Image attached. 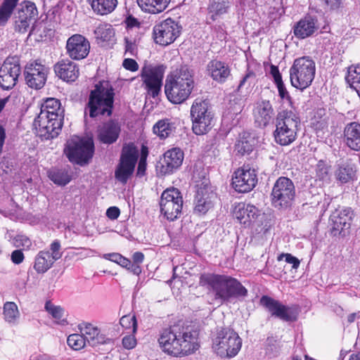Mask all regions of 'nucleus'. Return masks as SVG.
<instances>
[{"mask_svg":"<svg viewBox=\"0 0 360 360\" xmlns=\"http://www.w3.org/2000/svg\"><path fill=\"white\" fill-rule=\"evenodd\" d=\"M158 343L164 353L173 356H187L198 348L195 335L181 329L178 326L163 330L158 338Z\"/></svg>","mask_w":360,"mask_h":360,"instance_id":"obj_1","label":"nucleus"},{"mask_svg":"<svg viewBox=\"0 0 360 360\" xmlns=\"http://www.w3.org/2000/svg\"><path fill=\"white\" fill-rule=\"evenodd\" d=\"M199 285L206 288L220 303L231 298L245 297L246 288L235 278L226 275L202 274L199 278Z\"/></svg>","mask_w":360,"mask_h":360,"instance_id":"obj_2","label":"nucleus"},{"mask_svg":"<svg viewBox=\"0 0 360 360\" xmlns=\"http://www.w3.org/2000/svg\"><path fill=\"white\" fill-rule=\"evenodd\" d=\"M194 86L193 70L186 65L181 66L167 76L165 95L171 103L180 104L190 96Z\"/></svg>","mask_w":360,"mask_h":360,"instance_id":"obj_3","label":"nucleus"},{"mask_svg":"<svg viewBox=\"0 0 360 360\" xmlns=\"http://www.w3.org/2000/svg\"><path fill=\"white\" fill-rule=\"evenodd\" d=\"M242 338L231 328L218 329L212 338V348L214 354L222 359H232L240 351Z\"/></svg>","mask_w":360,"mask_h":360,"instance_id":"obj_4","label":"nucleus"},{"mask_svg":"<svg viewBox=\"0 0 360 360\" xmlns=\"http://www.w3.org/2000/svg\"><path fill=\"white\" fill-rule=\"evenodd\" d=\"M113 90L106 82H100L91 91L86 110H89L91 117L98 115L110 116L113 105ZM86 113V111H85Z\"/></svg>","mask_w":360,"mask_h":360,"instance_id":"obj_5","label":"nucleus"},{"mask_svg":"<svg viewBox=\"0 0 360 360\" xmlns=\"http://www.w3.org/2000/svg\"><path fill=\"white\" fill-rule=\"evenodd\" d=\"M316 73L315 62L309 56L296 58L290 68V79L292 86L305 89L313 82Z\"/></svg>","mask_w":360,"mask_h":360,"instance_id":"obj_6","label":"nucleus"},{"mask_svg":"<svg viewBox=\"0 0 360 360\" xmlns=\"http://www.w3.org/2000/svg\"><path fill=\"white\" fill-rule=\"evenodd\" d=\"M298 124L299 119L292 111L279 112L274 133L276 142L281 146L292 143L297 137Z\"/></svg>","mask_w":360,"mask_h":360,"instance_id":"obj_7","label":"nucleus"},{"mask_svg":"<svg viewBox=\"0 0 360 360\" xmlns=\"http://www.w3.org/2000/svg\"><path fill=\"white\" fill-rule=\"evenodd\" d=\"M192 130L196 135L207 134L212 128L213 116L209 103L202 98L194 100L191 107Z\"/></svg>","mask_w":360,"mask_h":360,"instance_id":"obj_8","label":"nucleus"},{"mask_svg":"<svg viewBox=\"0 0 360 360\" xmlns=\"http://www.w3.org/2000/svg\"><path fill=\"white\" fill-rule=\"evenodd\" d=\"M94 149L91 139L73 136L67 141L64 152L70 162L82 165L91 159Z\"/></svg>","mask_w":360,"mask_h":360,"instance_id":"obj_9","label":"nucleus"},{"mask_svg":"<svg viewBox=\"0 0 360 360\" xmlns=\"http://www.w3.org/2000/svg\"><path fill=\"white\" fill-rule=\"evenodd\" d=\"M295 196V188L289 178L279 177L275 182L271 197L273 205L277 208L289 207Z\"/></svg>","mask_w":360,"mask_h":360,"instance_id":"obj_10","label":"nucleus"},{"mask_svg":"<svg viewBox=\"0 0 360 360\" xmlns=\"http://www.w3.org/2000/svg\"><path fill=\"white\" fill-rule=\"evenodd\" d=\"M160 210L165 217L170 221L177 219L183 206V199L177 188H170L163 191L160 202Z\"/></svg>","mask_w":360,"mask_h":360,"instance_id":"obj_11","label":"nucleus"},{"mask_svg":"<svg viewBox=\"0 0 360 360\" xmlns=\"http://www.w3.org/2000/svg\"><path fill=\"white\" fill-rule=\"evenodd\" d=\"M181 27L172 18H167L153 27V37L156 44L167 46L180 35Z\"/></svg>","mask_w":360,"mask_h":360,"instance_id":"obj_12","label":"nucleus"},{"mask_svg":"<svg viewBox=\"0 0 360 360\" xmlns=\"http://www.w3.org/2000/svg\"><path fill=\"white\" fill-rule=\"evenodd\" d=\"M138 154V150L132 145L123 148L120 163L115 171V176L120 181L125 183L132 174Z\"/></svg>","mask_w":360,"mask_h":360,"instance_id":"obj_13","label":"nucleus"},{"mask_svg":"<svg viewBox=\"0 0 360 360\" xmlns=\"http://www.w3.org/2000/svg\"><path fill=\"white\" fill-rule=\"evenodd\" d=\"M63 122L39 112L34 120V126L39 136L44 139H51L56 137L62 128Z\"/></svg>","mask_w":360,"mask_h":360,"instance_id":"obj_14","label":"nucleus"},{"mask_svg":"<svg viewBox=\"0 0 360 360\" xmlns=\"http://www.w3.org/2000/svg\"><path fill=\"white\" fill-rule=\"evenodd\" d=\"M49 69L37 61H33L25 68L24 75L26 84L34 89H41L46 81Z\"/></svg>","mask_w":360,"mask_h":360,"instance_id":"obj_15","label":"nucleus"},{"mask_svg":"<svg viewBox=\"0 0 360 360\" xmlns=\"http://www.w3.org/2000/svg\"><path fill=\"white\" fill-rule=\"evenodd\" d=\"M60 244L55 240L50 245V251L41 250L36 256L34 269L39 274H44L51 268L54 262L62 257Z\"/></svg>","mask_w":360,"mask_h":360,"instance_id":"obj_16","label":"nucleus"},{"mask_svg":"<svg viewBox=\"0 0 360 360\" xmlns=\"http://www.w3.org/2000/svg\"><path fill=\"white\" fill-rule=\"evenodd\" d=\"M260 304L265 307L273 316H276L285 321H294L297 319V311L293 307L281 304L269 296H262Z\"/></svg>","mask_w":360,"mask_h":360,"instance_id":"obj_17","label":"nucleus"},{"mask_svg":"<svg viewBox=\"0 0 360 360\" xmlns=\"http://www.w3.org/2000/svg\"><path fill=\"white\" fill-rule=\"evenodd\" d=\"M257 183V176L255 170L248 167L238 169L233 175V187L239 193L252 191Z\"/></svg>","mask_w":360,"mask_h":360,"instance_id":"obj_18","label":"nucleus"},{"mask_svg":"<svg viewBox=\"0 0 360 360\" xmlns=\"http://www.w3.org/2000/svg\"><path fill=\"white\" fill-rule=\"evenodd\" d=\"M141 77L148 94L153 97L157 96L160 91L162 80L160 68L145 65L141 70Z\"/></svg>","mask_w":360,"mask_h":360,"instance_id":"obj_19","label":"nucleus"},{"mask_svg":"<svg viewBox=\"0 0 360 360\" xmlns=\"http://www.w3.org/2000/svg\"><path fill=\"white\" fill-rule=\"evenodd\" d=\"M68 55L73 60L85 58L90 50L89 41L81 34H73L66 43Z\"/></svg>","mask_w":360,"mask_h":360,"instance_id":"obj_20","label":"nucleus"},{"mask_svg":"<svg viewBox=\"0 0 360 360\" xmlns=\"http://www.w3.org/2000/svg\"><path fill=\"white\" fill-rule=\"evenodd\" d=\"M78 328L86 342L92 347L107 344L110 341L109 338L101 333L98 327L92 323L83 321L78 325Z\"/></svg>","mask_w":360,"mask_h":360,"instance_id":"obj_21","label":"nucleus"},{"mask_svg":"<svg viewBox=\"0 0 360 360\" xmlns=\"http://www.w3.org/2000/svg\"><path fill=\"white\" fill-rule=\"evenodd\" d=\"M20 74V67L6 60L0 67V86L3 89H12Z\"/></svg>","mask_w":360,"mask_h":360,"instance_id":"obj_22","label":"nucleus"},{"mask_svg":"<svg viewBox=\"0 0 360 360\" xmlns=\"http://www.w3.org/2000/svg\"><path fill=\"white\" fill-rule=\"evenodd\" d=\"M274 115V108L269 101H257L253 108V117L256 124L260 127L267 126Z\"/></svg>","mask_w":360,"mask_h":360,"instance_id":"obj_23","label":"nucleus"},{"mask_svg":"<svg viewBox=\"0 0 360 360\" xmlns=\"http://www.w3.org/2000/svg\"><path fill=\"white\" fill-rule=\"evenodd\" d=\"M56 75L65 82H74L78 77L79 70L77 65L68 60H61L54 65Z\"/></svg>","mask_w":360,"mask_h":360,"instance_id":"obj_24","label":"nucleus"},{"mask_svg":"<svg viewBox=\"0 0 360 360\" xmlns=\"http://www.w3.org/2000/svg\"><path fill=\"white\" fill-rule=\"evenodd\" d=\"M183 160L184 153L180 148H174L167 150L164 154L161 172L164 174L173 172L181 165Z\"/></svg>","mask_w":360,"mask_h":360,"instance_id":"obj_25","label":"nucleus"},{"mask_svg":"<svg viewBox=\"0 0 360 360\" xmlns=\"http://www.w3.org/2000/svg\"><path fill=\"white\" fill-rule=\"evenodd\" d=\"M121 131L120 125L115 121H109L98 129V138L105 144H111L117 141Z\"/></svg>","mask_w":360,"mask_h":360,"instance_id":"obj_26","label":"nucleus"},{"mask_svg":"<svg viewBox=\"0 0 360 360\" xmlns=\"http://www.w3.org/2000/svg\"><path fill=\"white\" fill-rule=\"evenodd\" d=\"M258 214V210L252 205L245 202L235 203L233 209V216L244 225H248L252 219Z\"/></svg>","mask_w":360,"mask_h":360,"instance_id":"obj_27","label":"nucleus"},{"mask_svg":"<svg viewBox=\"0 0 360 360\" xmlns=\"http://www.w3.org/2000/svg\"><path fill=\"white\" fill-rule=\"evenodd\" d=\"M352 212L349 210H344L333 213L330 217L332 231L334 235L341 234L350 227Z\"/></svg>","mask_w":360,"mask_h":360,"instance_id":"obj_28","label":"nucleus"},{"mask_svg":"<svg viewBox=\"0 0 360 360\" xmlns=\"http://www.w3.org/2000/svg\"><path fill=\"white\" fill-rule=\"evenodd\" d=\"M207 71L213 80L221 84L226 81L231 73L229 67L217 60H212L207 64Z\"/></svg>","mask_w":360,"mask_h":360,"instance_id":"obj_29","label":"nucleus"},{"mask_svg":"<svg viewBox=\"0 0 360 360\" xmlns=\"http://www.w3.org/2000/svg\"><path fill=\"white\" fill-rule=\"evenodd\" d=\"M346 145L353 150L360 151V124L351 122L344 130Z\"/></svg>","mask_w":360,"mask_h":360,"instance_id":"obj_30","label":"nucleus"},{"mask_svg":"<svg viewBox=\"0 0 360 360\" xmlns=\"http://www.w3.org/2000/svg\"><path fill=\"white\" fill-rule=\"evenodd\" d=\"M318 29L316 21L311 17L301 19L294 27V34L300 39H305L312 35Z\"/></svg>","mask_w":360,"mask_h":360,"instance_id":"obj_31","label":"nucleus"},{"mask_svg":"<svg viewBox=\"0 0 360 360\" xmlns=\"http://www.w3.org/2000/svg\"><path fill=\"white\" fill-rule=\"evenodd\" d=\"M40 112L63 122L64 110L61 108L60 101L56 98H47L41 105Z\"/></svg>","mask_w":360,"mask_h":360,"instance_id":"obj_32","label":"nucleus"},{"mask_svg":"<svg viewBox=\"0 0 360 360\" xmlns=\"http://www.w3.org/2000/svg\"><path fill=\"white\" fill-rule=\"evenodd\" d=\"M171 0H137L139 7L150 13H160L164 11Z\"/></svg>","mask_w":360,"mask_h":360,"instance_id":"obj_33","label":"nucleus"},{"mask_svg":"<svg viewBox=\"0 0 360 360\" xmlns=\"http://www.w3.org/2000/svg\"><path fill=\"white\" fill-rule=\"evenodd\" d=\"M215 199L216 196L213 193L204 194L198 191L195 198V211L198 213L205 214L212 207Z\"/></svg>","mask_w":360,"mask_h":360,"instance_id":"obj_34","label":"nucleus"},{"mask_svg":"<svg viewBox=\"0 0 360 360\" xmlns=\"http://www.w3.org/2000/svg\"><path fill=\"white\" fill-rule=\"evenodd\" d=\"M229 2L226 0H212L208 5V15L213 20H216L221 15L227 13Z\"/></svg>","mask_w":360,"mask_h":360,"instance_id":"obj_35","label":"nucleus"},{"mask_svg":"<svg viewBox=\"0 0 360 360\" xmlns=\"http://www.w3.org/2000/svg\"><path fill=\"white\" fill-rule=\"evenodd\" d=\"M93 11L99 15H106L116 8L117 0H87Z\"/></svg>","mask_w":360,"mask_h":360,"instance_id":"obj_36","label":"nucleus"},{"mask_svg":"<svg viewBox=\"0 0 360 360\" xmlns=\"http://www.w3.org/2000/svg\"><path fill=\"white\" fill-rule=\"evenodd\" d=\"M20 311L13 302H6L3 307V317L6 322L11 325L17 324L20 318Z\"/></svg>","mask_w":360,"mask_h":360,"instance_id":"obj_37","label":"nucleus"},{"mask_svg":"<svg viewBox=\"0 0 360 360\" xmlns=\"http://www.w3.org/2000/svg\"><path fill=\"white\" fill-rule=\"evenodd\" d=\"M96 39L102 41H111L115 37V30L111 25L99 23L94 31Z\"/></svg>","mask_w":360,"mask_h":360,"instance_id":"obj_38","label":"nucleus"},{"mask_svg":"<svg viewBox=\"0 0 360 360\" xmlns=\"http://www.w3.org/2000/svg\"><path fill=\"white\" fill-rule=\"evenodd\" d=\"M270 73L274 78V82L277 86L278 95L283 100H286L288 101H290V96L289 95L288 91L282 80L281 75L278 70V67L276 65H271L270 68Z\"/></svg>","mask_w":360,"mask_h":360,"instance_id":"obj_39","label":"nucleus"},{"mask_svg":"<svg viewBox=\"0 0 360 360\" xmlns=\"http://www.w3.org/2000/svg\"><path fill=\"white\" fill-rule=\"evenodd\" d=\"M354 173V165L350 161H345L338 165L335 175L339 181L346 183L352 178Z\"/></svg>","mask_w":360,"mask_h":360,"instance_id":"obj_40","label":"nucleus"},{"mask_svg":"<svg viewBox=\"0 0 360 360\" xmlns=\"http://www.w3.org/2000/svg\"><path fill=\"white\" fill-rule=\"evenodd\" d=\"M346 81L360 97V64L349 67Z\"/></svg>","mask_w":360,"mask_h":360,"instance_id":"obj_41","label":"nucleus"},{"mask_svg":"<svg viewBox=\"0 0 360 360\" xmlns=\"http://www.w3.org/2000/svg\"><path fill=\"white\" fill-rule=\"evenodd\" d=\"M37 14L38 11L35 4L31 1H25L20 4L16 18L34 21Z\"/></svg>","mask_w":360,"mask_h":360,"instance_id":"obj_42","label":"nucleus"},{"mask_svg":"<svg viewBox=\"0 0 360 360\" xmlns=\"http://www.w3.org/2000/svg\"><path fill=\"white\" fill-rule=\"evenodd\" d=\"M49 179L56 184L64 186L70 181V176L64 169H53L49 172Z\"/></svg>","mask_w":360,"mask_h":360,"instance_id":"obj_43","label":"nucleus"},{"mask_svg":"<svg viewBox=\"0 0 360 360\" xmlns=\"http://www.w3.org/2000/svg\"><path fill=\"white\" fill-rule=\"evenodd\" d=\"M173 129V124L167 120H160L153 127L154 133L162 139L167 137Z\"/></svg>","mask_w":360,"mask_h":360,"instance_id":"obj_44","label":"nucleus"},{"mask_svg":"<svg viewBox=\"0 0 360 360\" xmlns=\"http://www.w3.org/2000/svg\"><path fill=\"white\" fill-rule=\"evenodd\" d=\"M316 180L322 184L328 183L330 178V167L323 161H319L316 166Z\"/></svg>","mask_w":360,"mask_h":360,"instance_id":"obj_45","label":"nucleus"},{"mask_svg":"<svg viewBox=\"0 0 360 360\" xmlns=\"http://www.w3.org/2000/svg\"><path fill=\"white\" fill-rule=\"evenodd\" d=\"M255 141L250 136L241 137L236 144V150L241 155L248 154L253 150Z\"/></svg>","mask_w":360,"mask_h":360,"instance_id":"obj_46","label":"nucleus"},{"mask_svg":"<svg viewBox=\"0 0 360 360\" xmlns=\"http://www.w3.org/2000/svg\"><path fill=\"white\" fill-rule=\"evenodd\" d=\"M68 345L75 350H79L86 345V340L82 333L70 335L67 340Z\"/></svg>","mask_w":360,"mask_h":360,"instance_id":"obj_47","label":"nucleus"},{"mask_svg":"<svg viewBox=\"0 0 360 360\" xmlns=\"http://www.w3.org/2000/svg\"><path fill=\"white\" fill-rule=\"evenodd\" d=\"M45 309L58 323L65 322L63 319L64 309L60 306L54 305L51 302H46L45 304Z\"/></svg>","mask_w":360,"mask_h":360,"instance_id":"obj_48","label":"nucleus"},{"mask_svg":"<svg viewBox=\"0 0 360 360\" xmlns=\"http://www.w3.org/2000/svg\"><path fill=\"white\" fill-rule=\"evenodd\" d=\"M120 323L123 328L127 329H131L133 333H136L137 328V323L135 316H123L120 319Z\"/></svg>","mask_w":360,"mask_h":360,"instance_id":"obj_49","label":"nucleus"},{"mask_svg":"<svg viewBox=\"0 0 360 360\" xmlns=\"http://www.w3.org/2000/svg\"><path fill=\"white\" fill-rule=\"evenodd\" d=\"M13 245L22 250H29L32 246V241L26 236L18 235L13 238Z\"/></svg>","mask_w":360,"mask_h":360,"instance_id":"obj_50","label":"nucleus"},{"mask_svg":"<svg viewBox=\"0 0 360 360\" xmlns=\"http://www.w3.org/2000/svg\"><path fill=\"white\" fill-rule=\"evenodd\" d=\"M13 8L2 3L0 6V26H4L11 18Z\"/></svg>","mask_w":360,"mask_h":360,"instance_id":"obj_51","label":"nucleus"},{"mask_svg":"<svg viewBox=\"0 0 360 360\" xmlns=\"http://www.w3.org/2000/svg\"><path fill=\"white\" fill-rule=\"evenodd\" d=\"M32 22L33 21L27 19L17 18L15 22V30L19 32L25 33Z\"/></svg>","mask_w":360,"mask_h":360,"instance_id":"obj_52","label":"nucleus"},{"mask_svg":"<svg viewBox=\"0 0 360 360\" xmlns=\"http://www.w3.org/2000/svg\"><path fill=\"white\" fill-rule=\"evenodd\" d=\"M146 156L147 151L146 148H142L141 157L139 160L138 168H137V175L139 176H142L145 174V172L146 169Z\"/></svg>","mask_w":360,"mask_h":360,"instance_id":"obj_53","label":"nucleus"},{"mask_svg":"<svg viewBox=\"0 0 360 360\" xmlns=\"http://www.w3.org/2000/svg\"><path fill=\"white\" fill-rule=\"evenodd\" d=\"M283 258H285V260L287 263L291 264L292 265V268L294 269H297L300 266L299 259L289 253L281 254L278 256V260L281 261L283 259Z\"/></svg>","mask_w":360,"mask_h":360,"instance_id":"obj_54","label":"nucleus"},{"mask_svg":"<svg viewBox=\"0 0 360 360\" xmlns=\"http://www.w3.org/2000/svg\"><path fill=\"white\" fill-rule=\"evenodd\" d=\"M123 347L127 349H131L136 345V339L134 335H127L122 339Z\"/></svg>","mask_w":360,"mask_h":360,"instance_id":"obj_55","label":"nucleus"},{"mask_svg":"<svg viewBox=\"0 0 360 360\" xmlns=\"http://www.w3.org/2000/svg\"><path fill=\"white\" fill-rule=\"evenodd\" d=\"M122 65L126 70H130L131 72H135L139 69V65L134 59H124Z\"/></svg>","mask_w":360,"mask_h":360,"instance_id":"obj_56","label":"nucleus"},{"mask_svg":"<svg viewBox=\"0 0 360 360\" xmlns=\"http://www.w3.org/2000/svg\"><path fill=\"white\" fill-rule=\"evenodd\" d=\"M24 258V255L20 250H14L11 255V261L15 264H21Z\"/></svg>","mask_w":360,"mask_h":360,"instance_id":"obj_57","label":"nucleus"},{"mask_svg":"<svg viewBox=\"0 0 360 360\" xmlns=\"http://www.w3.org/2000/svg\"><path fill=\"white\" fill-rule=\"evenodd\" d=\"M120 214V209L117 207H110L106 211L107 217L110 219H117Z\"/></svg>","mask_w":360,"mask_h":360,"instance_id":"obj_58","label":"nucleus"},{"mask_svg":"<svg viewBox=\"0 0 360 360\" xmlns=\"http://www.w3.org/2000/svg\"><path fill=\"white\" fill-rule=\"evenodd\" d=\"M122 255L119 253L113 252V253H108L103 255V258L111 262H113L116 264H118L120 258Z\"/></svg>","mask_w":360,"mask_h":360,"instance_id":"obj_59","label":"nucleus"},{"mask_svg":"<svg viewBox=\"0 0 360 360\" xmlns=\"http://www.w3.org/2000/svg\"><path fill=\"white\" fill-rule=\"evenodd\" d=\"M133 262L135 264H141L144 259V255L141 252H136L132 255Z\"/></svg>","mask_w":360,"mask_h":360,"instance_id":"obj_60","label":"nucleus"},{"mask_svg":"<svg viewBox=\"0 0 360 360\" xmlns=\"http://www.w3.org/2000/svg\"><path fill=\"white\" fill-rule=\"evenodd\" d=\"M131 262L129 259L122 256L117 264L120 265L123 268H126L127 269H130Z\"/></svg>","mask_w":360,"mask_h":360,"instance_id":"obj_61","label":"nucleus"},{"mask_svg":"<svg viewBox=\"0 0 360 360\" xmlns=\"http://www.w3.org/2000/svg\"><path fill=\"white\" fill-rule=\"evenodd\" d=\"M330 8H338L340 4V0H323Z\"/></svg>","mask_w":360,"mask_h":360,"instance_id":"obj_62","label":"nucleus"},{"mask_svg":"<svg viewBox=\"0 0 360 360\" xmlns=\"http://www.w3.org/2000/svg\"><path fill=\"white\" fill-rule=\"evenodd\" d=\"M6 139V131L4 128L0 125V153L2 151L3 146Z\"/></svg>","mask_w":360,"mask_h":360,"instance_id":"obj_63","label":"nucleus"},{"mask_svg":"<svg viewBox=\"0 0 360 360\" xmlns=\"http://www.w3.org/2000/svg\"><path fill=\"white\" fill-rule=\"evenodd\" d=\"M134 274L139 275L141 272V268L139 264L131 263L129 269Z\"/></svg>","mask_w":360,"mask_h":360,"instance_id":"obj_64","label":"nucleus"}]
</instances>
